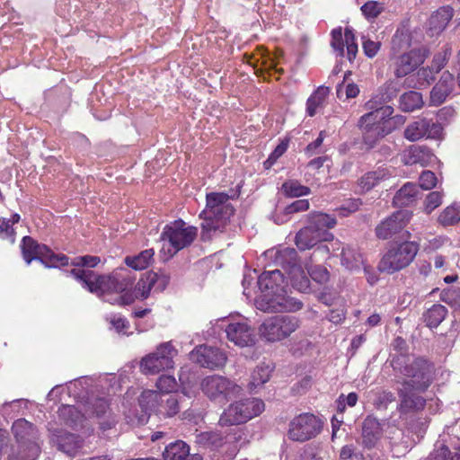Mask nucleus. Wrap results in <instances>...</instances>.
I'll list each match as a JSON object with an SVG mask.
<instances>
[{"instance_id":"obj_46","label":"nucleus","mask_w":460,"mask_h":460,"mask_svg":"<svg viewBox=\"0 0 460 460\" xmlns=\"http://www.w3.org/2000/svg\"><path fill=\"white\" fill-rule=\"evenodd\" d=\"M57 444L58 448L67 455L74 454L80 447L78 436L67 432L58 436Z\"/></svg>"},{"instance_id":"obj_3","label":"nucleus","mask_w":460,"mask_h":460,"mask_svg":"<svg viewBox=\"0 0 460 460\" xmlns=\"http://www.w3.org/2000/svg\"><path fill=\"white\" fill-rule=\"evenodd\" d=\"M406 118L402 115L393 116L391 110L369 111L363 114L358 121L362 134L363 143L373 148L386 136L404 125Z\"/></svg>"},{"instance_id":"obj_45","label":"nucleus","mask_w":460,"mask_h":460,"mask_svg":"<svg viewBox=\"0 0 460 460\" xmlns=\"http://www.w3.org/2000/svg\"><path fill=\"white\" fill-rule=\"evenodd\" d=\"M281 190L287 198H299L311 193L309 187L302 185L297 180H288L283 182Z\"/></svg>"},{"instance_id":"obj_49","label":"nucleus","mask_w":460,"mask_h":460,"mask_svg":"<svg viewBox=\"0 0 460 460\" xmlns=\"http://www.w3.org/2000/svg\"><path fill=\"white\" fill-rule=\"evenodd\" d=\"M155 385L159 390L158 393H160L161 394H172L175 392L178 388V384L175 377L173 376L169 375L160 376L156 381Z\"/></svg>"},{"instance_id":"obj_51","label":"nucleus","mask_w":460,"mask_h":460,"mask_svg":"<svg viewBox=\"0 0 460 460\" xmlns=\"http://www.w3.org/2000/svg\"><path fill=\"white\" fill-rule=\"evenodd\" d=\"M310 278L320 285L326 284L330 279V272L321 265H314L308 269Z\"/></svg>"},{"instance_id":"obj_58","label":"nucleus","mask_w":460,"mask_h":460,"mask_svg":"<svg viewBox=\"0 0 460 460\" xmlns=\"http://www.w3.org/2000/svg\"><path fill=\"white\" fill-rule=\"evenodd\" d=\"M101 262V259L98 256L84 255L75 258L72 261L71 264L77 269H83L84 267L94 268Z\"/></svg>"},{"instance_id":"obj_44","label":"nucleus","mask_w":460,"mask_h":460,"mask_svg":"<svg viewBox=\"0 0 460 460\" xmlns=\"http://www.w3.org/2000/svg\"><path fill=\"white\" fill-rule=\"evenodd\" d=\"M447 314V310L444 305L435 304L424 313V322L428 327L437 328L445 319Z\"/></svg>"},{"instance_id":"obj_55","label":"nucleus","mask_w":460,"mask_h":460,"mask_svg":"<svg viewBox=\"0 0 460 460\" xmlns=\"http://www.w3.org/2000/svg\"><path fill=\"white\" fill-rule=\"evenodd\" d=\"M362 205L360 199H351L343 203L336 210L341 217H348L350 214L358 211Z\"/></svg>"},{"instance_id":"obj_40","label":"nucleus","mask_w":460,"mask_h":460,"mask_svg":"<svg viewBox=\"0 0 460 460\" xmlns=\"http://www.w3.org/2000/svg\"><path fill=\"white\" fill-rule=\"evenodd\" d=\"M226 223L227 221H223L212 215L205 217L204 222L201 224V240L204 242L211 240L213 234L217 232L222 233Z\"/></svg>"},{"instance_id":"obj_35","label":"nucleus","mask_w":460,"mask_h":460,"mask_svg":"<svg viewBox=\"0 0 460 460\" xmlns=\"http://www.w3.org/2000/svg\"><path fill=\"white\" fill-rule=\"evenodd\" d=\"M321 241H323V238L320 234L307 225L296 233L295 243L300 251H305L313 248Z\"/></svg>"},{"instance_id":"obj_31","label":"nucleus","mask_w":460,"mask_h":460,"mask_svg":"<svg viewBox=\"0 0 460 460\" xmlns=\"http://www.w3.org/2000/svg\"><path fill=\"white\" fill-rule=\"evenodd\" d=\"M392 172L386 167H378L363 174L358 181V186L361 192L366 193L376 186L390 179Z\"/></svg>"},{"instance_id":"obj_60","label":"nucleus","mask_w":460,"mask_h":460,"mask_svg":"<svg viewBox=\"0 0 460 460\" xmlns=\"http://www.w3.org/2000/svg\"><path fill=\"white\" fill-rule=\"evenodd\" d=\"M381 48L380 41H374L367 37H362V49L364 54L369 58H373L376 56Z\"/></svg>"},{"instance_id":"obj_39","label":"nucleus","mask_w":460,"mask_h":460,"mask_svg":"<svg viewBox=\"0 0 460 460\" xmlns=\"http://www.w3.org/2000/svg\"><path fill=\"white\" fill-rule=\"evenodd\" d=\"M154 249H146L137 255L127 256L124 260L126 265L136 270L146 269L154 261Z\"/></svg>"},{"instance_id":"obj_52","label":"nucleus","mask_w":460,"mask_h":460,"mask_svg":"<svg viewBox=\"0 0 460 460\" xmlns=\"http://www.w3.org/2000/svg\"><path fill=\"white\" fill-rule=\"evenodd\" d=\"M367 20L376 19L384 10L383 4L377 1H367L360 8Z\"/></svg>"},{"instance_id":"obj_22","label":"nucleus","mask_w":460,"mask_h":460,"mask_svg":"<svg viewBox=\"0 0 460 460\" xmlns=\"http://www.w3.org/2000/svg\"><path fill=\"white\" fill-rule=\"evenodd\" d=\"M331 36V46L337 52V55L344 57V47H346L347 58L349 62H352L358 53V44L354 30L350 27H346L343 35L341 28L339 27L332 31Z\"/></svg>"},{"instance_id":"obj_12","label":"nucleus","mask_w":460,"mask_h":460,"mask_svg":"<svg viewBox=\"0 0 460 460\" xmlns=\"http://www.w3.org/2000/svg\"><path fill=\"white\" fill-rule=\"evenodd\" d=\"M177 350L171 342L160 344L155 352L149 353L141 360L140 367L145 374L155 375L161 371L173 368V358Z\"/></svg>"},{"instance_id":"obj_53","label":"nucleus","mask_w":460,"mask_h":460,"mask_svg":"<svg viewBox=\"0 0 460 460\" xmlns=\"http://www.w3.org/2000/svg\"><path fill=\"white\" fill-rule=\"evenodd\" d=\"M443 194L439 191L429 192L424 200V212L430 214L442 204Z\"/></svg>"},{"instance_id":"obj_33","label":"nucleus","mask_w":460,"mask_h":460,"mask_svg":"<svg viewBox=\"0 0 460 460\" xmlns=\"http://www.w3.org/2000/svg\"><path fill=\"white\" fill-rule=\"evenodd\" d=\"M419 193L417 184L406 182L394 196L393 204L398 208L411 206L416 202Z\"/></svg>"},{"instance_id":"obj_36","label":"nucleus","mask_w":460,"mask_h":460,"mask_svg":"<svg viewBox=\"0 0 460 460\" xmlns=\"http://www.w3.org/2000/svg\"><path fill=\"white\" fill-rule=\"evenodd\" d=\"M329 93L330 88L321 85L309 96L306 101V114L309 117H314L320 109L324 107Z\"/></svg>"},{"instance_id":"obj_56","label":"nucleus","mask_w":460,"mask_h":460,"mask_svg":"<svg viewBox=\"0 0 460 460\" xmlns=\"http://www.w3.org/2000/svg\"><path fill=\"white\" fill-rule=\"evenodd\" d=\"M389 100L390 98L385 99L383 97L376 95L366 102L365 107L367 110H369L370 111H384L385 109H389L391 110V113H394V108L392 106L385 105V103Z\"/></svg>"},{"instance_id":"obj_21","label":"nucleus","mask_w":460,"mask_h":460,"mask_svg":"<svg viewBox=\"0 0 460 460\" xmlns=\"http://www.w3.org/2000/svg\"><path fill=\"white\" fill-rule=\"evenodd\" d=\"M190 360L202 367L216 369L223 367L227 360L226 353L220 349L200 345L190 354Z\"/></svg>"},{"instance_id":"obj_41","label":"nucleus","mask_w":460,"mask_h":460,"mask_svg":"<svg viewBox=\"0 0 460 460\" xmlns=\"http://www.w3.org/2000/svg\"><path fill=\"white\" fill-rule=\"evenodd\" d=\"M287 279L295 289L304 293L310 290V279L301 265L295 267L293 270L287 274Z\"/></svg>"},{"instance_id":"obj_5","label":"nucleus","mask_w":460,"mask_h":460,"mask_svg":"<svg viewBox=\"0 0 460 460\" xmlns=\"http://www.w3.org/2000/svg\"><path fill=\"white\" fill-rule=\"evenodd\" d=\"M265 409L262 400L246 398L229 404L220 415L218 424L221 427L237 426L246 423L251 419L260 415Z\"/></svg>"},{"instance_id":"obj_62","label":"nucleus","mask_w":460,"mask_h":460,"mask_svg":"<svg viewBox=\"0 0 460 460\" xmlns=\"http://www.w3.org/2000/svg\"><path fill=\"white\" fill-rule=\"evenodd\" d=\"M92 411L93 413L95 414L97 418H102L110 414V404L109 402L104 398H97L92 403Z\"/></svg>"},{"instance_id":"obj_37","label":"nucleus","mask_w":460,"mask_h":460,"mask_svg":"<svg viewBox=\"0 0 460 460\" xmlns=\"http://www.w3.org/2000/svg\"><path fill=\"white\" fill-rule=\"evenodd\" d=\"M59 419L68 427L76 429L82 426L84 415L74 405L63 404L58 409Z\"/></svg>"},{"instance_id":"obj_20","label":"nucleus","mask_w":460,"mask_h":460,"mask_svg":"<svg viewBox=\"0 0 460 460\" xmlns=\"http://www.w3.org/2000/svg\"><path fill=\"white\" fill-rule=\"evenodd\" d=\"M412 212L409 210H398L383 220L376 227V234L379 239L386 240L402 231L410 223Z\"/></svg>"},{"instance_id":"obj_29","label":"nucleus","mask_w":460,"mask_h":460,"mask_svg":"<svg viewBox=\"0 0 460 460\" xmlns=\"http://www.w3.org/2000/svg\"><path fill=\"white\" fill-rule=\"evenodd\" d=\"M454 16V9L449 6H441L432 13L428 21V33L429 36H438L447 27Z\"/></svg>"},{"instance_id":"obj_8","label":"nucleus","mask_w":460,"mask_h":460,"mask_svg":"<svg viewBox=\"0 0 460 460\" xmlns=\"http://www.w3.org/2000/svg\"><path fill=\"white\" fill-rule=\"evenodd\" d=\"M21 249L22 258L30 264L33 260H38L49 268L66 266L69 258L64 253H55L45 244H40L31 236H24L22 240Z\"/></svg>"},{"instance_id":"obj_10","label":"nucleus","mask_w":460,"mask_h":460,"mask_svg":"<svg viewBox=\"0 0 460 460\" xmlns=\"http://www.w3.org/2000/svg\"><path fill=\"white\" fill-rule=\"evenodd\" d=\"M158 391L145 390L138 402L145 411H153L164 418L174 417L180 411L179 399L176 394H169L164 398Z\"/></svg>"},{"instance_id":"obj_7","label":"nucleus","mask_w":460,"mask_h":460,"mask_svg":"<svg viewBox=\"0 0 460 460\" xmlns=\"http://www.w3.org/2000/svg\"><path fill=\"white\" fill-rule=\"evenodd\" d=\"M300 326V320L294 315L278 314L265 319L259 327V333L269 342L288 338Z\"/></svg>"},{"instance_id":"obj_28","label":"nucleus","mask_w":460,"mask_h":460,"mask_svg":"<svg viewBox=\"0 0 460 460\" xmlns=\"http://www.w3.org/2000/svg\"><path fill=\"white\" fill-rule=\"evenodd\" d=\"M12 431L21 447H26L28 448L31 444H37L38 429L25 419L16 420L12 425Z\"/></svg>"},{"instance_id":"obj_42","label":"nucleus","mask_w":460,"mask_h":460,"mask_svg":"<svg viewBox=\"0 0 460 460\" xmlns=\"http://www.w3.org/2000/svg\"><path fill=\"white\" fill-rule=\"evenodd\" d=\"M424 104L422 94L416 91H409L400 97V108L405 112L420 109Z\"/></svg>"},{"instance_id":"obj_64","label":"nucleus","mask_w":460,"mask_h":460,"mask_svg":"<svg viewBox=\"0 0 460 460\" xmlns=\"http://www.w3.org/2000/svg\"><path fill=\"white\" fill-rule=\"evenodd\" d=\"M341 460H363L360 453L356 452L353 445H345L341 447L340 452Z\"/></svg>"},{"instance_id":"obj_16","label":"nucleus","mask_w":460,"mask_h":460,"mask_svg":"<svg viewBox=\"0 0 460 460\" xmlns=\"http://www.w3.org/2000/svg\"><path fill=\"white\" fill-rule=\"evenodd\" d=\"M425 392L408 385V383H402V385H398L396 388L399 398L397 411L400 415L417 414L422 411L425 409L427 401L420 394Z\"/></svg>"},{"instance_id":"obj_38","label":"nucleus","mask_w":460,"mask_h":460,"mask_svg":"<svg viewBox=\"0 0 460 460\" xmlns=\"http://www.w3.org/2000/svg\"><path fill=\"white\" fill-rule=\"evenodd\" d=\"M341 263L349 270H358L364 264L363 255L350 246L342 247Z\"/></svg>"},{"instance_id":"obj_14","label":"nucleus","mask_w":460,"mask_h":460,"mask_svg":"<svg viewBox=\"0 0 460 460\" xmlns=\"http://www.w3.org/2000/svg\"><path fill=\"white\" fill-rule=\"evenodd\" d=\"M201 390L211 400L222 397L228 401L241 394L243 388L226 377L213 375L202 380Z\"/></svg>"},{"instance_id":"obj_30","label":"nucleus","mask_w":460,"mask_h":460,"mask_svg":"<svg viewBox=\"0 0 460 460\" xmlns=\"http://www.w3.org/2000/svg\"><path fill=\"white\" fill-rule=\"evenodd\" d=\"M383 436L380 421L372 416H367L362 422V444L371 449L376 447Z\"/></svg>"},{"instance_id":"obj_17","label":"nucleus","mask_w":460,"mask_h":460,"mask_svg":"<svg viewBox=\"0 0 460 460\" xmlns=\"http://www.w3.org/2000/svg\"><path fill=\"white\" fill-rule=\"evenodd\" d=\"M442 135V125L427 118H419L409 123L403 131V137L411 142L421 138L440 139Z\"/></svg>"},{"instance_id":"obj_9","label":"nucleus","mask_w":460,"mask_h":460,"mask_svg":"<svg viewBox=\"0 0 460 460\" xmlns=\"http://www.w3.org/2000/svg\"><path fill=\"white\" fill-rule=\"evenodd\" d=\"M198 235V228L189 226L182 219H177L167 224L161 234V239L168 241L172 250V255L192 244Z\"/></svg>"},{"instance_id":"obj_23","label":"nucleus","mask_w":460,"mask_h":460,"mask_svg":"<svg viewBox=\"0 0 460 460\" xmlns=\"http://www.w3.org/2000/svg\"><path fill=\"white\" fill-rule=\"evenodd\" d=\"M70 275L90 293L103 296L104 275L97 274L92 270L72 269Z\"/></svg>"},{"instance_id":"obj_57","label":"nucleus","mask_w":460,"mask_h":460,"mask_svg":"<svg viewBox=\"0 0 460 460\" xmlns=\"http://www.w3.org/2000/svg\"><path fill=\"white\" fill-rule=\"evenodd\" d=\"M327 133L325 130L320 131L318 137L315 140L309 143L305 148V154L310 157L314 155L320 154L322 152L321 147L323 143L324 138L326 137Z\"/></svg>"},{"instance_id":"obj_24","label":"nucleus","mask_w":460,"mask_h":460,"mask_svg":"<svg viewBox=\"0 0 460 460\" xmlns=\"http://www.w3.org/2000/svg\"><path fill=\"white\" fill-rule=\"evenodd\" d=\"M227 339L239 347L252 346L255 343L254 330L245 322L229 323L226 327Z\"/></svg>"},{"instance_id":"obj_1","label":"nucleus","mask_w":460,"mask_h":460,"mask_svg":"<svg viewBox=\"0 0 460 460\" xmlns=\"http://www.w3.org/2000/svg\"><path fill=\"white\" fill-rule=\"evenodd\" d=\"M285 276L279 269L264 270L258 279L261 292L256 300L257 308L264 312H296L303 307V303L287 296Z\"/></svg>"},{"instance_id":"obj_50","label":"nucleus","mask_w":460,"mask_h":460,"mask_svg":"<svg viewBox=\"0 0 460 460\" xmlns=\"http://www.w3.org/2000/svg\"><path fill=\"white\" fill-rule=\"evenodd\" d=\"M358 400V395L355 392L349 393L348 395L344 394H341L339 397L336 399V406L338 413H344L346 411V406L354 407Z\"/></svg>"},{"instance_id":"obj_18","label":"nucleus","mask_w":460,"mask_h":460,"mask_svg":"<svg viewBox=\"0 0 460 460\" xmlns=\"http://www.w3.org/2000/svg\"><path fill=\"white\" fill-rule=\"evenodd\" d=\"M170 282V276L163 270H150L144 273L136 284L137 299H146L152 291H164Z\"/></svg>"},{"instance_id":"obj_47","label":"nucleus","mask_w":460,"mask_h":460,"mask_svg":"<svg viewBox=\"0 0 460 460\" xmlns=\"http://www.w3.org/2000/svg\"><path fill=\"white\" fill-rule=\"evenodd\" d=\"M270 365L262 363L257 366L252 373L250 385L251 388H256L269 381L271 374Z\"/></svg>"},{"instance_id":"obj_34","label":"nucleus","mask_w":460,"mask_h":460,"mask_svg":"<svg viewBox=\"0 0 460 460\" xmlns=\"http://www.w3.org/2000/svg\"><path fill=\"white\" fill-rule=\"evenodd\" d=\"M433 154L430 149L424 146H411L403 155L405 164H417L427 166L430 162Z\"/></svg>"},{"instance_id":"obj_11","label":"nucleus","mask_w":460,"mask_h":460,"mask_svg":"<svg viewBox=\"0 0 460 460\" xmlns=\"http://www.w3.org/2000/svg\"><path fill=\"white\" fill-rule=\"evenodd\" d=\"M241 185L236 189H230L228 192H209L206 195V211L200 214H209L223 221H229L234 216L235 209L233 205L228 203L229 199H236L241 193Z\"/></svg>"},{"instance_id":"obj_19","label":"nucleus","mask_w":460,"mask_h":460,"mask_svg":"<svg viewBox=\"0 0 460 460\" xmlns=\"http://www.w3.org/2000/svg\"><path fill=\"white\" fill-rule=\"evenodd\" d=\"M241 439V435H223L217 431L202 432L198 436V443L205 449L219 451L227 454L233 453L236 448V443Z\"/></svg>"},{"instance_id":"obj_63","label":"nucleus","mask_w":460,"mask_h":460,"mask_svg":"<svg viewBox=\"0 0 460 460\" xmlns=\"http://www.w3.org/2000/svg\"><path fill=\"white\" fill-rule=\"evenodd\" d=\"M395 401L394 394L389 390H382L377 393L375 400V406L377 409L386 408V406Z\"/></svg>"},{"instance_id":"obj_32","label":"nucleus","mask_w":460,"mask_h":460,"mask_svg":"<svg viewBox=\"0 0 460 460\" xmlns=\"http://www.w3.org/2000/svg\"><path fill=\"white\" fill-rule=\"evenodd\" d=\"M163 456L164 460H202L199 455H190V447L182 440L166 446Z\"/></svg>"},{"instance_id":"obj_43","label":"nucleus","mask_w":460,"mask_h":460,"mask_svg":"<svg viewBox=\"0 0 460 460\" xmlns=\"http://www.w3.org/2000/svg\"><path fill=\"white\" fill-rule=\"evenodd\" d=\"M460 222V204L453 203L446 207L438 217V223L442 226H451Z\"/></svg>"},{"instance_id":"obj_27","label":"nucleus","mask_w":460,"mask_h":460,"mask_svg":"<svg viewBox=\"0 0 460 460\" xmlns=\"http://www.w3.org/2000/svg\"><path fill=\"white\" fill-rule=\"evenodd\" d=\"M455 86V76L448 71L442 73L438 82L433 86L430 96L429 105L439 106L453 92Z\"/></svg>"},{"instance_id":"obj_13","label":"nucleus","mask_w":460,"mask_h":460,"mask_svg":"<svg viewBox=\"0 0 460 460\" xmlns=\"http://www.w3.org/2000/svg\"><path fill=\"white\" fill-rule=\"evenodd\" d=\"M321 430V420L313 413L305 412L290 421L288 436L293 441L304 442L316 437Z\"/></svg>"},{"instance_id":"obj_15","label":"nucleus","mask_w":460,"mask_h":460,"mask_svg":"<svg viewBox=\"0 0 460 460\" xmlns=\"http://www.w3.org/2000/svg\"><path fill=\"white\" fill-rule=\"evenodd\" d=\"M429 56V50L424 48L412 49L408 52L394 56L391 58L390 66L396 78L404 77L414 72L421 66Z\"/></svg>"},{"instance_id":"obj_54","label":"nucleus","mask_w":460,"mask_h":460,"mask_svg":"<svg viewBox=\"0 0 460 460\" xmlns=\"http://www.w3.org/2000/svg\"><path fill=\"white\" fill-rule=\"evenodd\" d=\"M451 55V49L445 48L441 51L436 53L431 62V68L438 73L447 65Z\"/></svg>"},{"instance_id":"obj_2","label":"nucleus","mask_w":460,"mask_h":460,"mask_svg":"<svg viewBox=\"0 0 460 460\" xmlns=\"http://www.w3.org/2000/svg\"><path fill=\"white\" fill-rule=\"evenodd\" d=\"M390 366L395 376L401 377L396 380L399 385L408 383V385L420 391H427L434 381L435 366L425 357L408 354L394 355L390 360Z\"/></svg>"},{"instance_id":"obj_59","label":"nucleus","mask_w":460,"mask_h":460,"mask_svg":"<svg viewBox=\"0 0 460 460\" xmlns=\"http://www.w3.org/2000/svg\"><path fill=\"white\" fill-rule=\"evenodd\" d=\"M437 176L431 171H423L419 178V188L431 190L437 185Z\"/></svg>"},{"instance_id":"obj_48","label":"nucleus","mask_w":460,"mask_h":460,"mask_svg":"<svg viewBox=\"0 0 460 460\" xmlns=\"http://www.w3.org/2000/svg\"><path fill=\"white\" fill-rule=\"evenodd\" d=\"M40 453L38 444H31L28 448L19 445L17 452L14 450L9 455L8 460H36Z\"/></svg>"},{"instance_id":"obj_4","label":"nucleus","mask_w":460,"mask_h":460,"mask_svg":"<svg viewBox=\"0 0 460 460\" xmlns=\"http://www.w3.org/2000/svg\"><path fill=\"white\" fill-rule=\"evenodd\" d=\"M411 237V232L405 230L401 235L403 241L386 246L377 266L380 272L392 275L408 268L414 261L420 245L416 241H410Z\"/></svg>"},{"instance_id":"obj_61","label":"nucleus","mask_w":460,"mask_h":460,"mask_svg":"<svg viewBox=\"0 0 460 460\" xmlns=\"http://www.w3.org/2000/svg\"><path fill=\"white\" fill-rule=\"evenodd\" d=\"M435 72L430 66L421 67L417 72L418 82L420 86H428L435 81Z\"/></svg>"},{"instance_id":"obj_25","label":"nucleus","mask_w":460,"mask_h":460,"mask_svg":"<svg viewBox=\"0 0 460 460\" xmlns=\"http://www.w3.org/2000/svg\"><path fill=\"white\" fill-rule=\"evenodd\" d=\"M265 254L267 257L273 259L274 264L280 266L286 275L293 270L295 267L300 265L297 252L294 248L272 249L267 251Z\"/></svg>"},{"instance_id":"obj_6","label":"nucleus","mask_w":460,"mask_h":460,"mask_svg":"<svg viewBox=\"0 0 460 460\" xmlns=\"http://www.w3.org/2000/svg\"><path fill=\"white\" fill-rule=\"evenodd\" d=\"M103 295L116 293L119 295V303L120 305H130L137 297L135 276L126 268H119L113 270L111 274L104 275Z\"/></svg>"},{"instance_id":"obj_26","label":"nucleus","mask_w":460,"mask_h":460,"mask_svg":"<svg viewBox=\"0 0 460 460\" xmlns=\"http://www.w3.org/2000/svg\"><path fill=\"white\" fill-rule=\"evenodd\" d=\"M337 224L334 217L322 212H311L307 215V225L317 234H320L323 241H332L333 234L328 230L333 228Z\"/></svg>"}]
</instances>
